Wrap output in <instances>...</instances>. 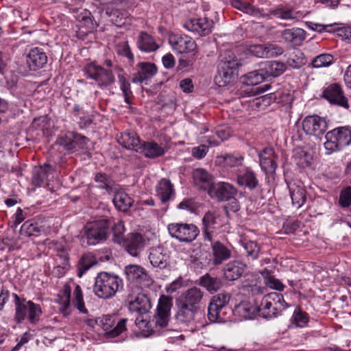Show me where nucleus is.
Instances as JSON below:
<instances>
[{
    "label": "nucleus",
    "instance_id": "nucleus-21",
    "mask_svg": "<svg viewBox=\"0 0 351 351\" xmlns=\"http://www.w3.org/2000/svg\"><path fill=\"white\" fill-rule=\"evenodd\" d=\"M232 256V250L229 246L219 241H215L211 245V261L215 265L222 264Z\"/></svg>",
    "mask_w": 351,
    "mask_h": 351
},
{
    "label": "nucleus",
    "instance_id": "nucleus-63",
    "mask_svg": "<svg viewBox=\"0 0 351 351\" xmlns=\"http://www.w3.org/2000/svg\"><path fill=\"white\" fill-rule=\"evenodd\" d=\"M125 232V227L123 222L121 221H118L117 223L114 224L112 227V232L115 239L119 241L122 239V236Z\"/></svg>",
    "mask_w": 351,
    "mask_h": 351
},
{
    "label": "nucleus",
    "instance_id": "nucleus-41",
    "mask_svg": "<svg viewBox=\"0 0 351 351\" xmlns=\"http://www.w3.org/2000/svg\"><path fill=\"white\" fill-rule=\"evenodd\" d=\"M53 169L49 165H45L36 169L33 175L32 182L35 186H40L45 181L49 180L50 175L53 174Z\"/></svg>",
    "mask_w": 351,
    "mask_h": 351
},
{
    "label": "nucleus",
    "instance_id": "nucleus-44",
    "mask_svg": "<svg viewBox=\"0 0 351 351\" xmlns=\"http://www.w3.org/2000/svg\"><path fill=\"white\" fill-rule=\"evenodd\" d=\"M242 246L249 260L254 261L259 258L261 254V246L257 242L244 239L242 241Z\"/></svg>",
    "mask_w": 351,
    "mask_h": 351
},
{
    "label": "nucleus",
    "instance_id": "nucleus-3",
    "mask_svg": "<svg viewBox=\"0 0 351 351\" xmlns=\"http://www.w3.org/2000/svg\"><path fill=\"white\" fill-rule=\"evenodd\" d=\"M15 314L14 320L17 324L22 323L27 319L31 324H36L39 322L43 311L40 304H35L32 300L26 301L25 298L21 299L16 293L14 294Z\"/></svg>",
    "mask_w": 351,
    "mask_h": 351
},
{
    "label": "nucleus",
    "instance_id": "nucleus-9",
    "mask_svg": "<svg viewBox=\"0 0 351 351\" xmlns=\"http://www.w3.org/2000/svg\"><path fill=\"white\" fill-rule=\"evenodd\" d=\"M167 229L172 238L184 243L192 242L199 233L198 228L193 223H172L168 225Z\"/></svg>",
    "mask_w": 351,
    "mask_h": 351
},
{
    "label": "nucleus",
    "instance_id": "nucleus-20",
    "mask_svg": "<svg viewBox=\"0 0 351 351\" xmlns=\"http://www.w3.org/2000/svg\"><path fill=\"white\" fill-rule=\"evenodd\" d=\"M235 188L227 182L213 183L208 194L211 198L219 201H227L231 199L236 193Z\"/></svg>",
    "mask_w": 351,
    "mask_h": 351
},
{
    "label": "nucleus",
    "instance_id": "nucleus-59",
    "mask_svg": "<svg viewBox=\"0 0 351 351\" xmlns=\"http://www.w3.org/2000/svg\"><path fill=\"white\" fill-rule=\"evenodd\" d=\"M339 204L343 208L349 207L351 205V187H347L341 192Z\"/></svg>",
    "mask_w": 351,
    "mask_h": 351
},
{
    "label": "nucleus",
    "instance_id": "nucleus-28",
    "mask_svg": "<svg viewBox=\"0 0 351 351\" xmlns=\"http://www.w3.org/2000/svg\"><path fill=\"white\" fill-rule=\"evenodd\" d=\"M137 152L143 154L146 158H156L163 156L166 149L154 141H143Z\"/></svg>",
    "mask_w": 351,
    "mask_h": 351
},
{
    "label": "nucleus",
    "instance_id": "nucleus-53",
    "mask_svg": "<svg viewBox=\"0 0 351 351\" xmlns=\"http://www.w3.org/2000/svg\"><path fill=\"white\" fill-rule=\"evenodd\" d=\"M71 287L66 284L64 285L62 290L59 294L60 297V303L62 305V308L63 311H66L70 306L71 303Z\"/></svg>",
    "mask_w": 351,
    "mask_h": 351
},
{
    "label": "nucleus",
    "instance_id": "nucleus-45",
    "mask_svg": "<svg viewBox=\"0 0 351 351\" xmlns=\"http://www.w3.org/2000/svg\"><path fill=\"white\" fill-rule=\"evenodd\" d=\"M236 312L245 319H253L258 312V306H254L248 302H241L236 306Z\"/></svg>",
    "mask_w": 351,
    "mask_h": 351
},
{
    "label": "nucleus",
    "instance_id": "nucleus-64",
    "mask_svg": "<svg viewBox=\"0 0 351 351\" xmlns=\"http://www.w3.org/2000/svg\"><path fill=\"white\" fill-rule=\"evenodd\" d=\"M95 180L99 183V187L103 189H108L109 187V179L106 173H98L95 175Z\"/></svg>",
    "mask_w": 351,
    "mask_h": 351
},
{
    "label": "nucleus",
    "instance_id": "nucleus-46",
    "mask_svg": "<svg viewBox=\"0 0 351 351\" xmlns=\"http://www.w3.org/2000/svg\"><path fill=\"white\" fill-rule=\"evenodd\" d=\"M95 257L91 254H85L81 258L78 265V276L82 277V275L90 267L97 264Z\"/></svg>",
    "mask_w": 351,
    "mask_h": 351
},
{
    "label": "nucleus",
    "instance_id": "nucleus-60",
    "mask_svg": "<svg viewBox=\"0 0 351 351\" xmlns=\"http://www.w3.org/2000/svg\"><path fill=\"white\" fill-rule=\"evenodd\" d=\"M208 151V147L205 145H200L192 149V156L197 159L204 158Z\"/></svg>",
    "mask_w": 351,
    "mask_h": 351
},
{
    "label": "nucleus",
    "instance_id": "nucleus-42",
    "mask_svg": "<svg viewBox=\"0 0 351 351\" xmlns=\"http://www.w3.org/2000/svg\"><path fill=\"white\" fill-rule=\"evenodd\" d=\"M199 285L204 287L208 292L217 291L222 287V281L220 278L213 277L206 274L199 278Z\"/></svg>",
    "mask_w": 351,
    "mask_h": 351
},
{
    "label": "nucleus",
    "instance_id": "nucleus-19",
    "mask_svg": "<svg viewBox=\"0 0 351 351\" xmlns=\"http://www.w3.org/2000/svg\"><path fill=\"white\" fill-rule=\"evenodd\" d=\"M171 306V298L164 295L160 296L157 307V314L155 317L156 326L162 328L167 326Z\"/></svg>",
    "mask_w": 351,
    "mask_h": 351
},
{
    "label": "nucleus",
    "instance_id": "nucleus-13",
    "mask_svg": "<svg viewBox=\"0 0 351 351\" xmlns=\"http://www.w3.org/2000/svg\"><path fill=\"white\" fill-rule=\"evenodd\" d=\"M88 77L93 79L97 84L108 86L114 81V77L110 70H106L95 63H90L84 69Z\"/></svg>",
    "mask_w": 351,
    "mask_h": 351
},
{
    "label": "nucleus",
    "instance_id": "nucleus-14",
    "mask_svg": "<svg viewBox=\"0 0 351 351\" xmlns=\"http://www.w3.org/2000/svg\"><path fill=\"white\" fill-rule=\"evenodd\" d=\"M328 123L325 118L317 115L308 116L302 121V128L308 135L322 136L328 129Z\"/></svg>",
    "mask_w": 351,
    "mask_h": 351
},
{
    "label": "nucleus",
    "instance_id": "nucleus-38",
    "mask_svg": "<svg viewBox=\"0 0 351 351\" xmlns=\"http://www.w3.org/2000/svg\"><path fill=\"white\" fill-rule=\"evenodd\" d=\"M292 204L300 208L306 202V191L303 186L293 184L289 186Z\"/></svg>",
    "mask_w": 351,
    "mask_h": 351
},
{
    "label": "nucleus",
    "instance_id": "nucleus-22",
    "mask_svg": "<svg viewBox=\"0 0 351 351\" xmlns=\"http://www.w3.org/2000/svg\"><path fill=\"white\" fill-rule=\"evenodd\" d=\"M192 178L195 186L207 193L214 183L213 176L207 170L202 168L195 169L192 172Z\"/></svg>",
    "mask_w": 351,
    "mask_h": 351
},
{
    "label": "nucleus",
    "instance_id": "nucleus-23",
    "mask_svg": "<svg viewBox=\"0 0 351 351\" xmlns=\"http://www.w3.org/2000/svg\"><path fill=\"white\" fill-rule=\"evenodd\" d=\"M29 70L37 71L47 62V56L43 49L34 47L29 50L26 60Z\"/></svg>",
    "mask_w": 351,
    "mask_h": 351
},
{
    "label": "nucleus",
    "instance_id": "nucleus-55",
    "mask_svg": "<svg viewBox=\"0 0 351 351\" xmlns=\"http://www.w3.org/2000/svg\"><path fill=\"white\" fill-rule=\"evenodd\" d=\"M265 49L266 58L276 57L281 55L284 51L281 47L271 43H265Z\"/></svg>",
    "mask_w": 351,
    "mask_h": 351
},
{
    "label": "nucleus",
    "instance_id": "nucleus-8",
    "mask_svg": "<svg viewBox=\"0 0 351 351\" xmlns=\"http://www.w3.org/2000/svg\"><path fill=\"white\" fill-rule=\"evenodd\" d=\"M321 97L332 105L345 110L350 109V104L343 87L338 83H332L323 88Z\"/></svg>",
    "mask_w": 351,
    "mask_h": 351
},
{
    "label": "nucleus",
    "instance_id": "nucleus-35",
    "mask_svg": "<svg viewBox=\"0 0 351 351\" xmlns=\"http://www.w3.org/2000/svg\"><path fill=\"white\" fill-rule=\"evenodd\" d=\"M138 48L143 52L150 53L156 51L159 46L153 36L146 32H141L136 40Z\"/></svg>",
    "mask_w": 351,
    "mask_h": 351
},
{
    "label": "nucleus",
    "instance_id": "nucleus-7",
    "mask_svg": "<svg viewBox=\"0 0 351 351\" xmlns=\"http://www.w3.org/2000/svg\"><path fill=\"white\" fill-rule=\"evenodd\" d=\"M110 226V222L108 219H101L87 223L84 228V235L87 244L95 245L106 241L109 234Z\"/></svg>",
    "mask_w": 351,
    "mask_h": 351
},
{
    "label": "nucleus",
    "instance_id": "nucleus-39",
    "mask_svg": "<svg viewBox=\"0 0 351 351\" xmlns=\"http://www.w3.org/2000/svg\"><path fill=\"white\" fill-rule=\"evenodd\" d=\"M292 159L296 165L302 168H305L311 165L312 156L303 148L298 147L293 150Z\"/></svg>",
    "mask_w": 351,
    "mask_h": 351
},
{
    "label": "nucleus",
    "instance_id": "nucleus-12",
    "mask_svg": "<svg viewBox=\"0 0 351 351\" xmlns=\"http://www.w3.org/2000/svg\"><path fill=\"white\" fill-rule=\"evenodd\" d=\"M223 216L218 210H208L202 217V230L204 241L211 242L214 232L223 226Z\"/></svg>",
    "mask_w": 351,
    "mask_h": 351
},
{
    "label": "nucleus",
    "instance_id": "nucleus-58",
    "mask_svg": "<svg viewBox=\"0 0 351 351\" xmlns=\"http://www.w3.org/2000/svg\"><path fill=\"white\" fill-rule=\"evenodd\" d=\"M117 51L119 55L128 58L131 62H134V56L130 50L128 42L119 43L117 47Z\"/></svg>",
    "mask_w": 351,
    "mask_h": 351
},
{
    "label": "nucleus",
    "instance_id": "nucleus-29",
    "mask_svg": "<svg viewBox=\"0 0 351 351\" xmlns=\"http://www.w3.org/2000/svg\"><path fill=\"white\" fill-rule=\"evenodd\" d=\"M118 143L127 149H132L138 152L140 149L141 141L136 134L133 131H126L120 134L117 136Z\"/></svg>",
    "mask_w": 351,
    "mask_h": 351
},
{
    "label": "nucleus",
    "instance_id": "nucleus-31",
    "mask_svg": "<svg viewBox=\"0 0 351 351\" xmlns=\"http://www.w3.org/2000/svg\"><path fill=\"white\" fill-rule=\"evenodd\" d=\"M149 259L153 267L164 269L168 265L169 256L162 247L158 246L151 248Z\"/></svg>",
    "mask_w": 351,
    "mask_h": 351
},
{
    "label": "nucleus",
    "instance_id": "nucleus-11",
    "mask_svg": "<svg viewBox=\"0 0 351 351\" xmlns=\"http://www.w3.org/2000/svg\"><path fill=\"white\" fill-rule=\"evenodd\" d=\"M128 319H116L114 317L106 315L100 319V323L104 331V337L110 340L119 337L127 331L126 323Z\"/></svg>",
    "mask_w": 351,
    "mask_h": 351
},
{
    "label": "nucleus",
    "instance_id": "nucleus-54",
    "mask_svg": "<svg viewBox=\"0 0 351 351\" xmlns=\"http://www.w3.org/2000/svg\"><path fill=\"white\" fill-rule=\"evenodd\" d=\"M239 10L253 16L260 17L263 16L262 12L259 8H257L251 3L243 1H242Z\"/></svg>",
    "mask_w": 351,
    "mask_h": 351
},
{
    "label": "nucleus",
    "instance_id": "nucleus-57",
    "mask_svg": "<svg viewBox=\"0 0 351 351\" xmlns=\"http://www.w3.org/2000/svg\"><path fill=\"white\" fill-rule=\"evenodd\" d=\"M250 54L260 58H266L265 44L254 45L248 48Z\"/></svg>",
    "mask_w": 351,
    "mask_h": 351
},
{
    "label": "nucleus",
    "instance_id": "nucleus-48",
    "mask_svg": "<svg viewBox=\"0 0 351 351\" xmlns=\"http://www.w3.org/2000/svg\"><path fill=\"white\" fill-rule=\"evenodd\" d=\"M291 322L296 327L302 328L306 326L308 322V314L301 310L300 308L297 307L291 319Z\"/></svg>",
    "mask_w": 351,
    "mask_h": 351
},
{
    "label": "nucleus",
    "instance_id": "nucleus-37",
    "mask_svg": "<svg viewBox=\"0 0 351 351\" xmlns=\"http://www.w3.org/2000/svg\"><path fill=\"white\" fill-rule=\"evenodd\" d=\"M217 161L225 167H239L243 165L244 156L239 152H233L218 156Z\"/></svg>",
    "mask_w": 351,
    "mask_h": 351
},
{
    "label": "nucleus",
    "instance_id": "nucleus-56",
    "mask_svg": "<svg viewBox=\"0 0 351 351\" xmlns=\"http://www.w3.org/2000/svg\"><path fill=\"white\" fill-rule=\"evenodd\" d=\"M269 160L260 161V165L262 169L267 173H274L277 168L276 156L268 158Z\"/></svg>",
    "mask_w": 351,
    "mask_h": 351
},
{
    "label": "nucleus",
    "instance_id": "nucleus-1",
    "mask_svg": "<svg viewBox=\"0 0 351 351\" xmlns=\"http://www.w3.org/2000/svg\"><path fill=\"white\" fill-rule=\"evenodd\" d=\"M240 65L239 60L232 51H221L219 56L215 83L219 86H225L234 81L237 77V70Z\"/></svg>",
    "mask_w": 351,
    "mask_h": 351
},
{
    "label": "nucleus",
    "instance_id": "nucleus-27",
    "mask_svg": "<svg viewBox=\"0 0 351 351\" xmlns=\"http://www.w3.org/2000/svg\"><path fill=\"white\" fill-rule=\"evenodd\" d=\"M138 71L133 74L132 82L133 83H142L152 78L157 73V68L154 63L141 62L136 65Z\"/></svg>",
    "mask_w": 351,
    "mask_h": 351
},
{
    "label": "nucleus",
    "instance_id": "nucleus-4",
    "mask_svg": "<svg viewBox=\"0 0 351 351\" xmlns=\"http://www.w3.org/2000/svg\"><path fill=\"white\" fill-rule=\"evenodd\" d=\"M230 299V295L225 293H218L212 298L208 307L210 321L223 323L230 319L233 311L228 305Z\"/></svg>",
    "mask_w": 351,
    "mask_h": 351
},
{
    "label": "nucleus",
    "instance_id": "nucleus-49",
    "mask_svg": "<svg viewBox=\"0 0 351 351\" xmlns=\"http://www.w3.org/2000/svg\"><path fill=\"white\" fill-rule=\"evenodd\" d=\"M246 84L251 86L257 85L267 79L261 67L259 70L253 71L246 74Z\"/></svg>",
    "mask_w": 351,
    "mask_h": 351
},
{
    "label": "nucleus",
    "instance_id": "nucleus-18",
    "mask_svg": "<svg viewBox=\"0 0 351 351\" xmlns=\"http://www.w3.org/2000/svg\"><path fill=\"white\" fill-rule=\"evenodd\" d=\"M124 273L128 280L136 281L143 286H149L153 280L146 270L138 265H128L125 267Z\"/></svg>",
    "mask_w": 351,
    "mask_h": 351
},
{
    "label": "nucleus",
    "instance_id": "nucleus-26",
    "mask_svg": "<svg viewBox=\"0 0 351 351\" xmlns=\"http://www.w3.org/2000/svg\"><path fill=\"white\" fill-rule=\"evenodd\" d=\"M128 301L130 310L140 314L147 313L152 307L149 298L142 293H138L136 296L129 294Z\"/></svg>",
    "mask_w": 351,
    "mask_h": 351
},
{
    "label": "nucleus",
    "instance_id": "nucleus-2",
    "mask_svg": "<svg viewBox=\"0 0 351 351\" xmlns=\"http://www.w3.org/2000/svg\"><path fill=\"white\" fill-rule=\"evenodd\" d=\"M123 289V281L117 275L99 272L95 278L93 292L99 298L108 300Z\"/></svg>",
    "mask_w": 351,
    "mask_h": 351
},
{
    "label": "nucleus",
    "instance_id": "nucleus-5",
    "mask_svg": "<svg viewBox=\"0 0 351 351\" xmlns=\"http://www.w3.org/2000/svg\"><path fill=\"white\" fill-rule=\"evenodd\" d=\"M325 138L324 147L327 154L340 151L351 144V126L337 127L328 132Z\"/></svg>",
    "mask_w": 351,
    "mask_h": 351
},
{
    "label": "nucleus",
    "instance_id": "nucleus-10",
    "mask_svg": "<svg viewBox=\"0 0 351 351\" xmlns=\"http://www.w3.org/2000/svg\"><path fill=\"white\" fill-rule=\"evenodd\" d=\"M88 141L85 136L75 132H67L57 138L56 144L62 146L68 153H73L86 149Z\"/></svg>",
    "mask_w": 351,
    "mask_h": 351
},
{
    "label": "nucleus",
    "instance_id": "nucleus-34",
    "mask_svg": "<svg viewBox=\"0 0 351 351\" xmlns=\"http://www.w3.org/2000/svg\"><path fill=\"white\" fill-rule=\"evenodd\" d=\"M176 304L178 306V312L176 316L178 322L190 323L193 321L198 309L193 306H189L178 300H176Z\"/></svg>",
    "mask_w": 351,
    "mask_h": 351
},
{
    "label": "nucleus",
    "instance_id": "nucleus-17",
    "mask_svg": "<svg viewBox=\"0 0 351 351\" xmlns=\"http://www.w3.org/2000/svg\"><path fill=\"white\" fill-rule=\"evenodd\" d=\"M146 245L145 237L140 233L131 232L123 241L125 250L132 256L136 257L143 250Z\"/></svg>",
    "mask_w": 351,
    "mask_h": 351
},
{
    "label": "nucleus",
    "instance_id": "nucleus-24",
    "mask_svg": "<svg viewBox=\"0 0 351 351\" xmlns=\"http://www.w3.org/2000/svg\"><path fill=\"white\" fill-rule=\"evenodd\" d=\"M156 193L161 203L165 205L176 196L174 186L167 178H162L158 182Z\"/></svg>",
    "mask_w": 351,
    "mask_h": 351
},
{
    "label": "nucleus",
    "instance_id": "nucleus-47",
    "mask_svg": "<svg viewBox=\"0 0 351 351\" xmlns=\"http://www.w3.org/2000/svg\"><path fill=\"white\" fill-rule=\"evenodd\" d=\"M335 61L334 57L330 53H322L317 56L311 62L312 66L319 69L327 67L333 64Z\"/></svg>",
    "mask_w": 351,
    "mask_h": 351
},
{
    "label": "nucleus",
    "instance_id": "nucleus-61",
    "mask_svg": "<svg viewBox=\"0 0 351 351\" xmlns=\"http://www.w3.org/2000/svg\"><path fill=\"white\" fill-rule=\"evenodd\" d=\"M195 56L193 54H189L187 57H182L179 59L178 69L181 70L184 68L191 66L195 60Z\"/></svg>",
    "mask_w": 351,
    "mask_h": 351
},
{
    "label": "nucleus",
    "instance_id": "nucleus-30",
    "mask_svg": "<svg viewBox=\"0 0 351 351\" xmlns=\"http://www.w3.org/2000/svg\"><path fill=\"white\" fill-rule=\"evenodd\" d=\"M237 183L250 190L255 189L259 184L256 174L250 168H245L237 175Z\"/></svg>",
    "mask_w": 351,
    "mask_h": 351
},
{
    "label": "nucleus",
    "instance_id": "nucleus-40",
    "mask_svg": "<svg viewBox=\"0 0 351 351\" xmlns=\"http://www.w3.org/2000/svg\"><path fill=\"white\" fill-rule=\"evenodd\" d=\"M134 201L127 193L122 191L117 192L113 198L115 207L120 211L126 212L132 206Z\"/></svg>",
    "mask_w": 351,
    "mask_h": 351
},
{
    "label": "nucleus",
    "instance_id": "nucleus-6",
    "mask_svg": "<svg viewBox=\"0 0 351 351\" xmlns=\"http://www.w3.org/2000/svg\"><path fill=\"white\" fill-rule=\"evenodd\" d=\"M287 306L281 293L271 292L265 295L258 306V315L269 319L276 317Z\"/></svg>",
    "mask_w": 351,
    "mask_h": 351
},
{
    "label": "nucleus",
    "instance_id": "nucleus-33",
    "mask_svg": "<svg viewBox=\"0 0 351 351\" xmlns=\"http://www.w3.org/2000/svg\"><path fill=\"white\" fill-rule=\"evenodd\" d=\"M245 267L246 265L239 261H230L224 267V276L228 280H235L242 276Z\"/></svg>",
    "mask_w": 351,
    "mask_h": 351
},
{
    "label": "nucleus",
    "instance_id": "nucleus-62",
    "mask_svg": "<svg viewBox=\"0 0 351 351\" xmlns=\"http://www.w3.org/2000/svg\"><path fill=\"white\" fill-rule=\"evenodd\" d=\"M287 64L293 69H298L304 64V58H300L297 55L291 54L287 60Z\"/></svg>",
    "mask_w": 351,
    "mask_h": 351
},
{
    "label": "nucleus",
    "instance_id": "nucleus-16",
    "mask_svg": "<svg viewBox=\"0 0 351 351\" xmlns=\"http://www.w3.org/2000/svg\"><path fill=\"white\" fill-rule=\"evenodd\" d=\"M214 22L208 18L191 19L185 22L184 27L189 32L199 36H205L211 33Z\"/></svg>",
    "mask_w": 351,
    "mask_h": 351
},
{
    "label": "nucleus",
    "instance_id": "nucleus-36",
    "mask_svg": "<svg viewBox=\"0 0 351 351\" xmlns=\"http://www.w3.org/2000/svg\"><path fill=\"white\" fill-rule=\"evenodd\" d=\"M261 66L267 78L280 76L287 68L285 63L278 61H266L262 63Z\"/></svg>",
    "mask_w": 351,
    "mask_h": 351
},
{
    "label": "nucleus",
    "instance_id": "nucleus-51",
    "mask_svg": "<svg viewBox=\"0 0 351 351\" xmlns=\"http://www.w3.org/2000/svg\"><path fill=\"white\" fill-rule=\"evenodd\" d=\"M337 24H326L323 25L321 23H316L311 21H308L306 23V26L312 30L317 31L319 33L326 32L329 33L335 32L339 29V28L337 27Z\"/></svg>",
    "mask_w": 351,
    "mask_h": 351
},
{
    "label": "nucleus",
    "instance_id": "nucleus-52",
    "mask_svg": "<svg viewBox=\"0 0 351 351\" xmlns=\"http://www.w3.org/2000/svg\"><path fill=\"white\" fill-rule=\"evenodd\" d=\"M73 304L80 312L87 314L88 310L85 307L82 291L80 285H75V289L73 291Z\"/></svg>",
    "mask_w": 351,
    "mask_h": 351
},
{
    "label": "nucleus",
    "instance_id": "nucleus-32",
    "mask_svg": "<svg viewBox=\"0 0 351 351\" xmlns=\"http://www.w3.org/2000/svg\"><path fill=\"white\" fill-rule=\"evenodd\" d=\"M306 33L303 29L293 27L284 29L281 33V37L287 43L300 46L306 39Z\"/></svg>",
    "mask_w": 351,
    "mask_h": 351
},
{
    "label": "nucleus",
    "instance_id": "nucleus-25",
    "mask_svg": "<svg viewBox=\"0 0 351 351\" xmlns=\"http://www.w3.org/2000/svg\"><path fill=\"white\" fill-rule=\"evenodd\" d=\"M204 295V292L201 289L193 287L183 292L177 300L198 309Z\"/></svg>",
    "mask_w": 351,
    "mask_h": 351
},
{
    "label": "nucleus",
    "instance_id": "nucleus-43",
    "mask_svg": "<svg viewBox=\"0 0 351 351\" xmlns=\"http://www.w3.org/2000/svg\"><path fill=\"white\" fill-rule=\"evenodd\" d=\"M42 227L34 219L26 221L21 227L20 233L21 235L30 237H38L42 232Z\"/></svg>",
    "mask_w": 351,
    "mask_h": 351
},
{
    "label": "nucleus",
    "instance_id": "nucleus-50",
    "mask_svg": "<svg viewBox=\"0 0 351 351\" xmlns=\"http://www.w3.org/2000/svg\"><path fill=\"white\" fill-rule=\"evenodd\" d=\"M270 14L274 16L283 19V20H291L295 19L298 18V12H294L291 9H283L282 8H277L270 11Z\"/></svg>",
    "mask_w": 351,
    "mask_h": 351
},
{
    "label": "nucleus",
    "instance_id": "nucleus-15",
    "mask_svg": "<svg viewBox=\"0 0 351 351\" xmlns=\"http://www.w3.org/2000/svg\"><path fill=\"white\" fill-rule=\"evenodd\" d=\"M169 43L173 49L179 53L193 54L197 53L195 40L186 35H173L170 37Z\"/></svg>",
    "mask_w": 351,
    "mask_h": 351
}]
</instances>
